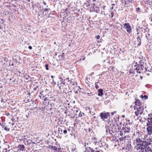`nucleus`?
Returning a JSON list of instances; mask_svg holds the SVG:
<instances>
[{
    "instance_id": "obj_1",
    "label": "nucleus",
    "mask_w": 152,
    "mask_h": 152,
    "mask_svg": "<svg viewBox=\"0 0 152 152\" xmlns=\"http://www.w3.org/2000/svg\"><path fill=\"white\" fill-rule=\"evenodd\" d=\"M130 131V127L127 124L125 126V127L122 128V130L120 131V134L122 136L123 140H126V137H129L126 134L129 132Z\"/></svg>"
},
{
    "instance_id": "obj_2",
    "label": "nucleus",
    "mask_w": 152,
    "mask_h": 152,
    "mask_svg": "<svg viewBox=\"0 0 152 152\" xmlns=\"http://www.w3.org/2000/svg\"><path fill=\"white\" fill-rule=\"evenodd\" d=\"M138 149L140 150L142 152H152L151 148L148 147V142L146 141L140 145L138 148Z\"/></svg>"
},
{
    "instance_id": "obj_3",
    "label": "nucleus",
    "mask_w": 152,
    "mask_h": 152,
    "mask_svg": "<svg viewBox=\"0 0 152 152\" xmlns=\"http://www.w3.org/2000/svg\"><path fill=\"white\" fill-rule=\"evenodd\" d=\"M147 121L146 131L148 134H152V118H147Z\"/></svg>"
},
{
    "instance_id": "obj_4",
    "label": "nucleus",
    "mask_w": 152,
    "mask_h": 152,
    "mask_svg": "<svg viewBox=\"0 0 152 152\" xmlns=\"http://www.w3.org/2000/svg\"><path fill=\"white\" fill-rule=\"evenodd\" d=\"M137 63H136V64H132V67L130 69L129 74H132L134 75L135 74V72L140 74V71H139V66L137 65Z\"/></svg>"
},
{
    "instance_id": "obj_5",
    "label": "nucleus",
    "mask_w": 152,
    "mask_h": 152,
    "mask_svg": "<svg viewBox=\"0 0 152 152\" xmlns=\"http://www.w3.org/2000/svg\"><path fill=\"white\" fill-rule=\"evenodd\" d=\"M137 111L135 112V113L137 116H138L139 115H141L143 112L144 110V107H137Z\"/></svg>"
},
{
    "instance_id": "obj_6",
    "label": "nucleus",
    "mask_w": 152,
    "mask_h": 152,
    "mask_svg": "<svg viewBox=\"0 0 152 152\" xmlns=\"http://www.w3.org/2000/svg\"><path fill=\"white\" fill-rule=\"evenodd\" d=\"M100 115L101 118L104 121H105V119L110 115V114L108 112L101 113Z\"/></svg>"
},
{
    "instance_id": "obj_7",
    "label": "nucleus",
    "mask_w": 152,
    "mask_h": 152,
    "mask_svg": "<svg viewBox=\"0 0 152 152\" xmlns=\"http://www.w3.org/2000/svg\"><path fill=\"white\" fill-rule=\"evenodd\" d=\"M29 137L25 136L24 137V141L25 142V144L26 145H30L32 143H35L34 142H33L30 139H28L27 138H28Z\"/></svg>"
},
{
    "instance_id": "obj_8",
    "label": "nucleus",
    "mask_w": 152,
    "mask_h": 152,
    "mask_svg": "<svg viewBox=\"0 0 152 152\" xmlns=\"http://www.w3.org/2000/svg\"><path fill=\"white\" fill-rule=\"evenodd\" d=\"M125 28H126V30L128 33H130L131 31V26L129 23H125L124 25Z\"/></svg>"
},
{
    "instance_id": "obj_9",
    "label": "nucleus",
    "mask_w": 152,
    "mask_h": 152,
    "mask_svg": "<svg viewBox=\"0 0 152 152\" xmlns=\"http://www.w3.org/2000/svg\"><path fill=\"white\" fill-rule=\"evenodd\" d=\"M145 141V140H142V139H141L139 137L137 138L136 140V144L138 146L141 145Z\"/></svg>"
},
{
    "instance_id": "obj_10",
    "label": "nucleus",
    "mask_w": 152,
    "mask_h": 152,
    "mask_svg": "<svg viewBox=\"0 0 152 152\" xmlns=\"http://www.w3.org/2000/svg\"><path fill=\"white\" fill-rule=\"evenodd\" d=\"M106 132L107 134H109L110 135L112 134L113 132L112 130V128H110L108 126L106 127Z\"/></svg>"
},
{
    "instance_id": "obj_11",
    "label": "nucleus",
    "mask_w": 152,
    "mask_h": 152,
    "mask_svg": "<svg viewBox=\"0 0 152 152\" xmlns=\"http://www.w3.org/2000/svg\"><path fill=\"white\" fill-rule=\"evenodd\" d=\"M139 71H140V74L141 73V72H145V71H147V69L145 68H144V65H143L142 66H139Z\"/></svg>"
},
{
    "instance_id": "obj_12",
    "label": "nucleus",
    "mask_w": 152,
    "mask_h": 152,
    "mask_svg": "<svg viewBox=\"0 0 152 152\" xmlns=\"http://www.w3.org/2000/svg\"><path fill=\"white\" fill-rule=\"evenodd\" d=\"M135 104L136 105L135 107H137V106H138V107H140V105H141L140 101L139 99H137L136 100L135 102ZM134 107H135L134 106Z\"/></svg>"
},
{
    "instance_id": "obj_13",
    "label": "nucleus",
    "mask_w": 152,
    "mask_h": 152,
    "mask_svg": "<svg viewBox=\"0 0 152 152\" xmlns=\"http://www.w3.org/2000/svg\"><path fill=\"white\" fill-rule=\"evenodd\" d=\"M18 148L21 151H23L24 149V146L23 145H18Z\"/></svg>"
},
{
    "instance_id": "obj_14",
    "label": "nucleus",
    "mask_w": 152,
    "mask_h": 152,
    "mask_svg": "<svg viewBox=\"0 0 152 152\" xmlns=\"http://www.w3.org/2000/svg\"><path fill=\"white\" fill-rule=\"evenodd\" d=\"M36 5L37 6V7L38 9L40 10H44V9L43 8V7L41 6V5L39 4V3H37V4H36Z\"/></svg>"
},
{
    "instance_id": "obj_15",
    "label": "nucleus",
    "mask_w": 152,
    "mask_h": 152,
    "mask_svg": "<svg viewBox=\"0 0 152 152\" xmlns=\"http://www.w3.org/2000/svg\"><path fill=\"white\" fill-rule=\"evenodd\" d=\"M103 90L102 89H100L98 90L99 93L98 94V95L99 96H102L103 94Z\"/></svg>"
},
{
    "instance_id": "obj_16",
    "label": "nucleus",
    "mask_w": 152,
    "mask_h": 152,
    "mask_svg": "<svg viewBox=\"0 0 152 152\" xmlns=\"http://www.w3.org/2000/svg\"><path fill=\"white\" fill-rule=\"evenodd\" d=\"M93 4L95 7H96L98 5V0H92Z\"/></svg>"
},
{
    "instance_id": "obj_17",
    "label": "nucleus",
    "mask_w": 152,
    "mask_h": 152,
    "mask_svg": "<svg viewBox=\"0 0 152 152\" xmlns=\"http://www.w3.org/2000/svg\"><path fill=\"white\" fill-rule=\"evenodd\" d=\"M144 63L143 61L142 60H140V61H139L138 64H137V65H138L139 66H142L143 65H144Z\"/></svg>"
},
{
    "instance_id": "obj_18",
    "label": "nucleus",
    "mask_w": 152,
    "mask_h": 152,
    "mask_svg": "<svg viewBox=\"0 0 152 152\" xmlns=\"http://www.w3.org/2000/svg\"><path fill=\"white\" fill-rule=\"evenodd\" d=\"M64 53H63L61 55H59L58 56L60 60H63L64 59Z\"/></svg>"
},
{
    "instance_id": "obj_19",
    "label": "nucleus",
    "mask_w": 152,
    "mask_h": 152,
    "mask_svg": "<svg viewBox=\"0 0 152 152\" xmlns=\"http://www.w3.org/2000/svg\"><path fill=\"white\" fill-rule=\"evenodd\" d=\"M61 149L60 148H58L56 146H54L53 150L56 151L57 152H59Z\"/></svg>"
},
{
    "instance_id": "obj_20",
    "label": "nucleus",
    "mask_w": 152,
    "mask_h": 152,
    "mask_svg": "<svg viewBox=\"0 0 152 152\" xmlns=\"http://www.w3.org/2000/svg\"><path fill=\"white\" fill-rule=\"evenodd\" d=\"M137 40L138 42H139V43L137 44V45L138 46H140L141 44V39H140L139 36H138L137 38Z\"/></svg>"
},
{
    "instance_id": "obj_21",
    "label": "nucleus",
    "mask_w": 152,
    "mask_h": 152,
    "mask_svg": "<svg viewBox=\"0 0 152 152\" xmlns=\"http://www.w3.org/2000/svg\"><path fill=\"white\" fill-rule=\"evenodd\" d=\"M95 11L96 13H99L100 12V10L98 7L96 6V7H95Z\"/></svg>"
},
{
    "instance_id": "obj_22",
    "label": "nucleus",
    "mask_w": 152,
    "mask_h": 152,
    "mask_svg": "<svg viewBox=\"0 0 152 152\" xmlns=\"http://www.w3.org/2000/svg\"><path fill=\"white\" fill-rule=\"evenodd\" d=\"M98 83L99 82H98L97 83H96L95 84V87L96 89H97L98 88H99V86L97 84V83Z\"/></svg>"
},
{
    "instance_id": "obj_23",
    "label": "nucleus",
    "mask_w": 152,
    "mask_h": 152,
    "mask_svg": "<svg viewBox=\"0 0 152 152\" xmlns=\"http://www.w3.org/2000/svg\"><path fill=\"white\" fill-rule=\"evenodd\" d=\"M87 95H88V96H93V94H92V93H87Z\"/></svg>"
},
{
    "instance_id": "obj_24",
    "label": "nucleus",
    "mask_w": 152,
    "mask_h": 152,
    "mask_svg": "<svg viewBox=\"0 0 152 152\" xmlns=\"http://www.w3.org/2000/svg\"><path fill=\"white\" fill-rule=\"evenodd\" d=\"M54 148V146H53V145H50L49 146V148H50L52 150H53Z\"/></svg>"
},
{
    "instance_id": "obj_25",
    "label": "nucleus",
    "mask_w": 152,
    "mask_h": 152,
    "mask_svg": "<svg viewBox=\"0 0 152 152\" xmlns=\"http://www.w3.org/2000/svg\"><path fill=\"white\" fill-rule=\"evenodd\" d=\"M4 129L5 130L7 131H9L10 130V129H9L8 128H7L6 127H4Z\"/></svg>"
},
{
    "instance_id": "obj_26",
    "label": "nucleus",
    "mask_w": 152,
    "mask_h": 152,
    "mask_svg": "<svg viewBox=\"0 0 152 152\" xmlns=\"http://www.w3.org/2000/svg\"><path fill=\"white\" fill-rule=\"evenodd\" d=\"M48 66L47 64H46L45 65V67L46 69V70H48L49 69Z\"/></svg>"
},
{
    "instance_id": "obj_27",
    "label": "nucleus",
    "mask_w": 152,
    "mask_h": 152,
    "mask_svg": "<svg viewBox=\"0 0 152 152\" xmlns=\"http://www.w3.org/2000/svg\"><path fill=\"white\" fill-rule=\"evenodd\" d=\"M148 118H152V112L151 114H150L148 115Z\"/></svg>"
},
{
    "instance_id": "obj_28",
    "label": "nucleus",
    "mask_w": 152,
    "mask_h": 152,
    "mask_svg": "<svg viewBox=\"0 0 152 152\" xmlns=\"http://www.w3.org/2000/svg\"><path fill=\"white\" fill-rule=\"evenodd\" d=\"M120 50L121 53H124V52L125 51V50L124 49L122 50L121 49H120Z\"/></svg>"
},
{
    "instance_id": "obj_29",
    "label": "nucleus",
    "mask_w": 152,
    "mask_h": 152,
    "mask_svg": "<svg viewBox=\"0 0 152 152\" xmlns=\"http://www.w3.org/2000/svg\"><path fill=\"white\" fill-rule=\"evenodd\" d=\"M67 131L66 130H64L63 131V133L64 134H66L67 133Z\"/></svg>"
},
{
    "instance_id": "obj_30",
    "label": "nucleus",
    "mask_w": 152,
    "mask_h": 152,
    "mask_svg": "<svg viewBox=\"0 0 152 152\" xmlns=\"http://www.w3.org/2000/svg\"><path fill=\"white\" fill-rule=\"evenodd\" d=\"M0 125L2 126V128H4L5 127V126L3 123H2V124H0Z\"/></svg>"
},
{
    "instance_id": "obj_31",
    "label": "nucleus",
    "mask_w": 152,
    "mask_h": 152,
    "mask_svg": "<svg viewBox=\"0 0 152 152\" xmlns=\"http://www.w3.org/2000/svg\"><path fill=\"white\" fill-rule=\"evenodd\" d=\"M59 152H66V151H65V150H64L63 149H61Z\"/></svg>"
},
{
    "instance_id": "obj_32",
    "label": "nucleus",
    "mask_w": 152,
    "mask_h": 152,
    "mask_svg": "<svg viewBox=\"0 0 152 152\" xmlns=\"http://www.w3.org/2000/svg\"><path fill=\"white\" fill-rule=\"evenodd\" d=\"M58 131H59V133H60V131L61 132L62 131V129L60 128H59L58 129Z\"/></svg>"
},
{
    "instance_id": "obj_33",
    "label": "nucleus",
    "mask_w": 152,
    "mask_h": 152,
    "mask_svg": "<svg viewBox=\"0 0 152 152\" xmlns=\"http://www.w3.org/2000/svg\"><path fill=\"white\" fill-rule=\"evenodd\" d=\"M96 39H99L100 38V37L99 35H98L96 37Z\"/></svg>"
},
{
    "instance_id": "obj_34",
    "label": "nucleus",
    "mask_w": 152,
    "mask_h": 152,
    "mask_svg": "<svg viewBox=\"0 0 152 152\" xmlns=\"http://www.w3.org/2000/svg\"><path fill=\"white\" fill-rule=\"evenodd\" d=\"M143 97L146 99H147L148 98V96L146 95H144Z\"/></svg>"
},
{
    "instance_id": "obj_35",
    "label": "nucleus",
    "mask_w": 152,
    "mask_h": 152,
    "mask_svg": "<svg viewBox=\"0 0 152 152\" xmlns=\"http://www.w3.org/2000/svg\"><path fill=\"white\" fill-rule=\"evenodd\" d=\"M52 82L53 83V85L54 86L56 84V82H54V80L53 79Z\"/></svg>"
},
{
    "instance_id": "obj_36",
    "label": "nucleus",
    "mask_w": 152,
    "mask_h": 152,
    "mask_svg": "<svg viewBox=\"0 0 152 152\" xmlns=\"http://www.w3.org/2000/svg\"><path fill=\"white\" fill-rule=\"evenodd\" d=\"M67 81L68 82H69V78H66V79L64 80V81Z\"/></svg>"
},
{
    "instance_id": "obj_37",
    "label": "nucleus",
    "mask_w": 152,
    "mask_h": 152,
    "mask_svg": "<svg viewBox=\"0 0 152 152\" xmlns=\"http://www.w3.org/2000/svg\"><path fill=\"white\" fill-rule=\"evenodd\" d=\"M79 116L80 117H81L82 116V114L81 113H80L79 114Z\"/></svg>"
},
{
    "instance_id": "obj_38",
    "label": "nucleus",
    "mask_w": 152,
    "mask_h": 152,
    "mask_svg": "<svg viewBox=\"0 0 152 152\" xmlns=\"http://www.w3.org/2000/svg\"><path fill=\"white\" fill-rule=\"evenodd\" d=\"M140 8L139 7H137L136 8V11H138L140 10Z\"/></svg>"
},
{
    "instance_id": "obj_39",
    "label": "nucleus",
    "mask_w": 152,
    "mask_h": 152,
    "mask_svg": "<svg viewBox=\"0 0 152 152\" xmlns=\"http://www.w3.org/2000/svg\"><path fill=\"white\" fill-rule=\"evenodd\" d=\"M106 7V6L104 5L102 7V8H103V10H105V7Z\"/></svg>"
},
{
    "instance_id": "obj_40",
    "label": "nucleus",
    "mask_w": 152,
    "mask_h": 152,
    "mask_svg": "<svg viewBox=\"0 0 152 152\" xmlns=\"http://www.w3.org/2000/svg\"><path fill=\"white\" fill-rule=\"evenodd\" d=\"M28 48L30 49V50H31L32 49V47L31 46H29L28 47Z\"/></svg>"
},
{
    "instance_id": "obj_41",
    "label": "nucleus",
    "mask_w": 152,
    "mask_h": 152,
    "mask_svg": "<svg viewBox=\"0 0 152 152\" xmlns=\"http://www.w3.org/2000/svg\"><path fill=\"white\" fill-rule=\"evenodd\" d=\"M143 28V29L144 30H146V29L147 28H148L145 27H144V28Z\"/></svg>"
},
{
    "instance_id": "obj_42",
    "label": "nucleus",
    "mask_w": 152,
    "mask_h": 152,
    "mask_svg": "<svg viewBox=\"0 0 152 152\" xmlns=\"http://www.w3.org/2000/svg\"><path fill=\"white\" fill-rule=\"evenodd\" d=\"M48 10H50V9L46 8L45 10L44 11L45 12H46Z\"/></svg>"
},
{
    "instance_id": "obj_43",
    "label": "nucleus",
    "mask_w": 152,
    "mask_h": 152,
    "mask_svg": "<svg viewBox=\"0 0 152 152\" xmlns=\"http://www.w3.org/2000/svg\"><path fill=\"white\" fill-rule=\"evenodd\" d=\"M132 0H128V1H129V3L132 2Z\"/></svg>"
},
{
    "instance_id": "obj_44",
    "label": "nucleus",
    "mask_w": 152,
    "mask_h": 152,
    "mask_svg": "<svg viewBox=\"0 0 152 152\" xmlns=\"http://www.w3.org/2000/svg\"><path fill=\"white\" fill-rule=\"evenodd\" d=\"M150 48L152 49V44L149 45Z\"/></svg>"
},
{
    "instance_id": "obj_45",
    "label": "nucleus",
    "mask_w": 152,
    "mask_h": 152,
    "mask_svg": "<svg viewBox=\"0 0 152 152\" xmlns=\"http://www.w3.org/2000/svg\"><path fill=\"white\" fill-rule=\"evenodd\" d=\"M113 12H111V14L112 15L111 17H113Z\"/></svg>"
},
{
    "instance_id": "obj_46",
    "label": "nucleus",
    "mask_w": 152,
    "mask_h": 152,
    "mask_svg": "<svg viewBox=\"0 0 152 152\" xmlns=\"http://www.w3.org/2000/svg\"><path fill=\"white\" fill-rule=\"evenodd\" d=\"M143 97L144 96L142 95H141L140 96V97L141 98H143Z\"/></svg>"
},
{
    "instance_id": "obj_47",
    "label": "nucleus",
    "mask_w": 152,
    "mask_h": 152,
    "mask_svg": "<svg viewBox=\"0 0 152 152\" xmlns=\"http://www.w3.org/2000/svg\"><path fill=\"white\" fill-rule=\"evenodd\" d=\"M43 4H44V5H46L47 4L45 2H44V1L43 2Z\"/></svg>"
},
{
    "instance_id": "obj_48",
    "label": "nucleus",
    "mask_w": 152,
    "mask_h": 152,
    "mask_svg": "<svg viewBox=\"0 0 152 152\" xmlns=\"http://www.w3.org/2000/svg\"><path fill=\"white\" fill-rule=\"evenodd\" d=\"M117 126H118V132L119 131V126L118 125Z\"/></svg>"
},
{
    "instance_id": "obj_49",
    "label": "nucleus",
    "mask_w": 152,
    "mask_h": 152,
    "mask_svg": "<svg viewBox=\"0 0 152 152\" xmlns=\"http://www.w3.org/2000/svg\"><path fill=\"white\" fill-rule=\"evenodd\" d=\"M61 83L62 84H63V85H65V83L64 82H62Z\"/></svg>"
},
{
    "instance_id": "obj_50",
    "label": "nucleus",
    "mask_w": 152,
    "mask_h": 152,
    "mask_svg": "<svg viewBox=\"0 0 152 152\" xmlns=\"http://www.w3.org/2000/svg\"><path fill=\"white\" fill-rule=\"evenodd\" d=\"M111 115H113L114 114V113L112 112L111 113Z\"/></svg>"
},
{
    "instance_id": "obj_51",
    "label": "nucleus",
    "mask_w": 152,
    "mask_h": 152,
    "mask_svg": "<svg viewBox=\"0 0 152 152\" xmlns=\"http://www.w3.org/2000/svg\"><path fill=\"white\" fill-rule=\"evenodd\" d=\"M113 7H111L110 8V9H111V10H113Z\"/></svg>"
},
{
    "instance_id": "obj_52",
    "label": "nucleus",
    "mask_w": 152,
    "mask_h": 152,
    "mask_svg": "<svg viewBox=\"0 0 152 152\" xmlns=\"http://www.w3.org/2000/svg\"><path fill=\"white\" fill-rule=\"evenodd\" d=\"M54 76H53V75H52L51 76V77L52 78H53Z\"/></svg>"
},
{
    "instance_id": "obj_53",
    "label": "nucleus",
    "mask_w": 152,
    "mask_h": 152,
    "mask_svg": "<svg viewBox=\"0 0 152 152\" xmlns=\"http://www.w3.org/2000/svg\"><path fill=\"white\" fill-rule=\"evenodd\" d=\"M28 2H30V0H26Z\"/></svg>"
},
{
    "instance_id": "obj_54",
    "label": "nucleus",
    "mask_w": 152,
    "mask_h": 152,
    "mask_svg": "<svg viewBox=\"0 0 152 152\" xmlns=\"http://www.w3.org/2000/svg\"><path fill=\"white\" fill-rule=\"evenodd\" d=\"M3 101V99H2L1 100V102H2Z\"/></svg>"
},
{
    "instance_id": "obj_55",
    "label": "nucleus",
    "mask_w": 152,
    "mask_h": 152,
    "mask_svg": "<svg viewBox=\"0 0 152 152\" xmlns=\"http://www.w3.org/2000/svg\"><path fill=\"white\" fill-rule=\"evenodd\" d=\"M70 129H68V131H70Z\"/></svg>"
},
{
    "instance_id": "obj_56",
    "label": "nucleus",
    "mask_w": 152,
    "mask_h": 152,
    "mask_svg": "<svg viewBox=\"0 0 152 152\" xmlns=\"http://www.w3.org/2000/svg\"><path fill=\"white\" fill-rule=\"evenodd\" d=\"M12 125H14V123H12Z\"/></svg>"
},
{
    "instance_id": "obj_57",
    "label": "nucleus",
    "mask_w": 152,
    "mask_h": 152,
    "mask_svg": "<svg viewBox=\"0 0 152 152\" xmlns=\"http://www.w3.org/2000/svg\"><path fill=\"white\" fill-rule=\"evenodd\" d=\"M34 90H36V88H34Z\"/></svg>"
},
{
    "instance_id": "obj_58",
    "label": "nucleus",
    "mask_w": 152,
    "mask_h": 152,
    "mask_svg": "<svg viewBox=\"0 0 152 152\" xmlns=\"http://www.w3.org/2000/svg\"><path fill=\"white\" fill-rule=\"evenodd\" d=\"M96 99H97L98 100V99H99V98L98 97H97V98H96Z\"/></svg>"
},
{
    "instance_id": "obj_59",
    "label": "nucleus",
    "mask_w": 152,
    "mask_h": 152,
    "mask_svg": "<svg viewBox=\"0 0 152 152\" xmlns=\"http://www.w3.org/2000/svg\"><path fill=\"white\" fill-rule=\"evenodd\" d=\"M59 78V79H62V78H61V77H60Z\"/></svg>"
},
{
    "instance_id": "obj_60",
    "label": "nucleus",
    "mask_w": 152,
    "mask_h": 152,
    "mask_svg": "<svg viewBox=\"0 0 152 152\" xmlns=\"http://www.w3.org/2000/svg\"><path fill=\"white\" fill-rule=\"evenodd\" d=\"M46 98H45L44 99V101H46Z\"/></svg>"
},
{
    "instance_id": "obj_61",
    "label": "nucleus",
    "mask_w": 152,
    "mask_h": 152,
    "mask_svg": "<svg viewBox=\"0 0 152 152\" xmlns=\"http://www.w3.org/2000/svg\"><path fill=\"white\" fill-rule=\"evenodd\" d=\"M105 60H104L103 62H105Z\"/></svg>"
},
{
    "instance_id": "obj_62",
    "label": "nucleus",
    "mask_w": 152,
    "mask_h": 152,
    "mask_svg": "<svg viewBox=\"0 0 152 152\" xmlns=\"http://www.w3.org/2000/svg\"><path fill=\"white\" fill-rule=\"evenodd\" d=\"M140 78H141V79H142V77H140Z\"/></svg>"
},
{
    "instance_id": "obj_63",
    "label": "nucleus",
    "mask_w": 152,
    "mask_h": 152,
    "mask_svg": "<svg viewBox=\"0 0 152 152\" xmlns=\"http://www.w3.org/2000/svg\"><path fill=\"white\" fill-rule=\"evenodd\" d=\"M57 55V54L56 53H55V55H56H56Z\"/></svg>"
},
{
    "instance_id": "obj_64",
    "label": "nucleus",
    "mask_w": 152,
    "mask_h": 152,
    "mask_svg": "<svg viewBox=\"0 0 152 152\" xmlns=\"http://www.w3.org/2000/svg\"><path fill=\"white\" fill-rule=\"evenodd\" d=\"M112 5H115V4H112Z\"/></svg>"
}]
</instances>
